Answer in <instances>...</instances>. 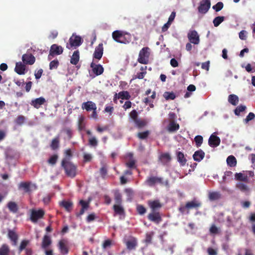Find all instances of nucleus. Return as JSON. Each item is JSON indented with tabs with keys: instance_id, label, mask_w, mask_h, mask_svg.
I'll list each match as a JSON object with an SVG mask.
<instances>
[{
	"instance_id": "9d476101",
	"label": "nucleus",
	"mask_w": 255,
	"mask_h": 255,
	"mask_svg": "<svg viewBox=\"0 0 255 255\" xmlns=\"http://www.w3.org/2000/svg\"><path fill=\"white\" fill-rule=\"evenodd\" d=\"M188 38L190 43L198 44L200 42L199 36L196 30H192L188 33Z\"/></svg>"
},
{
	"instance_id": "a18cd8bd",
	"label": "nucleus",
	"mask_w": 255,
	"mask_h": 255,
	"mask_svg": "<svg viewBox=\"0 0 255 255\" xmlns=\"http://www.w3.org/2000/svg\"><path fill=\"white\" fill-rule=\"evenodd\" d=\"M246 108V107L244 105L238 106L234 110L235 114L237 116H239L241 112L245 111Z\"/></svg>"
},
{
	"instance_id": "de8ad7c7",
	"label": "nucleus",
	"mask_w": 255,
	"mask_h": 255,
	"mask_svg": "<svg viewBox=\"0 0 255 255\" xmlns=\"http://www.w3.org/2000/svg\"><path fill=\"white\" fill-rule=\"evenodd\" d=\"M163 97L166 100H174L176 96L173 92H166L163 94Z\"/></svg>"
},
{
	"instance_id": "39448f33",
	"label": "nucleus",
	"mask_w": 255,
	"mask_h": 255,
	"mask_svg": "<svg viewBox=\"0 0 255 255\" xmlns=\"http://www.w3.org/2000/svg\"><path fill=\"white\" fill-rule=\"evenodd\" d=\"M82 38L80 36L73 34L69 40V43H67L66 47L70 49L72 47H77L81 45Z\"/></svg>"
},
{
	"instance_id": "052dcab7",
	"label": "nucleus",
	"mask_w": 255,
	"mask_h": 255,
	"mask_svg": "<svg viewBox=\"0 0 255 255\" xmlns=\"http://www.w3.org/2000/svg\"><path fill=\"white\" fill-rule=\"evenodd\" d=\"M64 131L67 135L68 139H70L72 137L73 132L72 129L69 128H67L64 129Z\"/></svg>"
},
{
	"instance_id": "3c124183",
	"label": "nucleus",
	"mask_w": 255,
	"mask_h": 255,
	"mask_svg": "<svg viewBox=\"0 0 255 255\" xmlns=\"http://www.w3.org/2000/svg\"><path fill=\"white\" fill-rule=\"evenodd\" d=\"M194 140L196 146L199 147L203 143V138L201 135H197L195 137Z\"/></svg>"
},
{
	"instance_id": "c9c22d12",
	"label": "nucleus",
	"mask_w": 255,
	"mask_h": 255,
	"mask_svg": "<svg viewBox=\"0 0 255 255\" xmlns=\"http://www.w3.org/2000/svg\"><path fill=\"white\" fill-rule=\"evenodd\" d=\"M227 163L230 167H235L237 165V160L233 155H230L227 158Z\"/></svg>"
},
{
	"instance_id": "1a4fd4ad",
	"label": "nucleus",
	"mask_w": 255,
	"mask_h": 255,
	"mask_svg": "<svg viewBox=\"0 0 255 255\" xmlns=\"http://www.w3.org/2000/svg\"><path fill=\"white\" fill-rule=\"evenodd\" d=\"M58 247L62 255H66L68 254L69 249L68 248V242L66 240H60L58 244Z\"/></svg>"
},
{
	"instance_id": "bb28decb",
	"label": "nucleus",
	"mask_w": 255,
	"mask_h": 255,
	"mask_svg": "<svg viewBox=\"0 0 255 255\" xmlns=\"http://www.w3.org/2000/svg\"><path fill=\"white\" fill-rule=\"evenodd\" d=\"M25 66L21 62L16 63L14 70L19 75H23L25 73Z\"/></svg>"
},
{
	"instance_id": "49530a36",
	"label": "nucleus",
	"mask_w": 255,
	"mask_h": 255,
	"mask_svg": "<svg viewBox=\"0 0 255 255\" xmlns=\"http://www.w3.org/2000/svg\"><path fill=\"white\" fill-rule=\"evenodd\" d=\"M115 201L116 205H121L122 202V195L119 192H116L114 194Z\"/></svg>"
},
{
	"instance_id": "423d86ee",
	"label": "nucleus",
	"mask_w": 255,
	"mask_h": 255,
	"mask_svg": "<svg viewBox=\"0 0 255 255\" xmlns=\"http://www.w3.org/2000/svg\"><path fill=\"white\" fill-rule=\"evenodd\" d=\"M45 215V212L43 209L31 210V214L30 219L33 223H37L38 220L42 219Z\"/></svg>"
},
{
	"instance_id": "c756f323",
	"label": "nucleus",
	"mask_w": 255,
	"mask_h": 255,
	"mask_svg": "<svg viewBox=\"0 0 255 255\" xmlns=\"http://www.w3.org/2000/svg\"><path fill=\"white\" fill-rule=\"evenodd\" d=\"M235 178L236 180L248 182L249 179L247 174L240 172L235 174Z\"/></svg>"
},
{
	"instance_id": "f704fd0d",
	"label": "nucleus",
	"mask_w": 255,
	"mask_h": 255,
	"mask_svg": "<svg viewBox=\"0 0 255 255\" xmlns=\"http://www.w3.org/2000/svg\"><path fill=\"white\" fill-rule=\"evenodd\" d=\"M228 102L231 104L236 106L239 103V98L235 94H231L228 97Z\"/></svg>"
},
{
	"instance_id": "393cba45",
	"label": "nucleus",
	"mask_w": 255,
	"mask_h": 255,
	"mask_svg": "<svg viewBox=\"0 0 255 255\" xmlns=\"http://www.w3.org/2000/svg\"><path fill=\"white\" fill-rule=\"evenodd\" d=\"M60 206L63 207L67 212H71L73 208V204L71 201L63 200L60 203Z\"/></svg>"
},
{
	"instance_id": "412c9836",
	"label": "nucleus",
	"mask_w": 255,
	"mask_h": 255,
	"mask_svg": "<svg viewBox=\"0 0 255 255\" xmlns=\"http://www.w3.org/2000/svg\"><path fill=\"white\" fill-rule=\"evenodd\" d=\"M80 205L82 206V208L79 213L76 214L77 217H79L84 214L85 210H88L89 207V203L83 200H81L79 202Z\"/></svg>"
},
{
	"instance_id": "4468645a",
	"label": "nucleus",
	"mask_w": 255,
	"mask_h": 255,
	"mask_svg": "<svg viewBox=\"0 0 255 255\" xmlns=\"http://www.w3.org/2000/svg\"><path fill=\"white\" fill-rule=\"evenodd\" d=\"M220 142L221 140L219 137L213 134L211 135L208 140L209 145L213 147H217L219 145Z\"/></svg>"
},
{
	"instance_id": "338daca9",
	"label": "nucleus",
	"mask_w": 255,
	"mask_h": 255,
	"mask_svg": "<svg viewBox=\"0 0 255 255\" xmlns=\"http://www.w3.org/2000/svg\"><path fill=\"white\" fill-rule=\"evenodd\" d=\"M207 253L209 255H217V250L211 247L207 249Z\"/></svg>"
},
{
	"instance_id": "7ed1b4c3",
	"label": "nucleus",
	"mask_w": 255,
	"mask_h": 255,
	"mask_svg": "<svg viewBox=\"0 0 255 255\" xmlns=\"http://www.w3.org/2000/svg\"><path fill=\"white\" fill-rule=\"evenodd\" d=\"M127 36L129 38L130 35L128 33H124L120 30H116L112 33V37L117 42L126 44L129 42V40L127 39Z\"/></svg>"
},
{
	"instance_id": "b1692460",
	"label": "nucleus",
	"mask_w": 255,
	"mask_h": 255,
	"mask_svg": "<svg viewBox=\"0 0 255 255\" xmlns=\"http://www.w3.org/2000/svg\"><path fill=\"white\" fill-rule=\"evenodd\" d=\"M205 152L201 149L196 151L193 155L194 160L197 162L201 161L205 157Z\"/></svg>"
},
{
	"instance_id": "6e6552de",
	"label": "nucleus",
	"mask_w": 255,
	"mask_h": 255,
	"mask_svg": "<svg viewBox=\"0 0 255 255\" xmlns=\"http://www.w3.org/2000/svg\"><path fill=\"white\" fill-rule=\"evenodd\" d=\"M210 6V0H202L198 7V11L200 13L205 14L208 11Z\"/></svg>"
},
{
	"instance_id": "680f3d73",
	"label": "nucleus",
	"mask_w": 255,
	"mask_h": 255,
	"mask_svg": "<svg viewBox=\"0 0 255 255\" xmlns=\"http://www.w3.org/2000/svg\"><path fill=\"white\" fill-rule=\"evenodd\" d=\"M95 219H96L95 214L91 213L87 216V217L86 218V221L88 223H90V222H91L93 221L94 220H95Z\"/></svg>"
},
{
	"instance_id": "bf43d9fd",
	"label": "nucleus",
	"mask_w": 255,
	"mask_h": 255,
	"mask_svg": "<svg viewBox=\"0 0 255 255\" xmlns=\"http://www.w3.org/2000/svg\"><path fill=\"white\" fill-rule=\"evenodd\" d=\"M163 159L168 161L171 160L170 154L168 153L160 154V160H162Z\"/></svg>"
},
{
	"instance_id": "6ab92c4d",
	"label": "nucleus",
	"mask_w": 255,
	"mask_h": 255,
	"mask_svg": "<svg viewBox=\"0 0 255 255\" xmlns=\"http://www.w3.org/2000/svg\"><path fill=\"white\" fill-rule=\"evenodd\" d=\"M148 123V121L147 119L140 118H139L134 122L135 127L138 129H141L146 127Z\"/></svg>"
},
{
	"instance_id": "e433bc0d",
	"label": "nucleus",
	"mask_w": 255,
	"mask_h": 255,
	"mask_svg": "<svg viewBox=\"0 0 255 255\" xmlns=\"http://www.w3.org/2000/svg\"><path fill=\"white\" fill-rule=\"evenodd\" d=\"M60 139L59 136H57L52 140L50 147L53 150L57 149L59 146Z\"/></svg>"
},
{
	"instance_id": "6e6d98bb",
	"label": "nucleus",
	"mask_w": 255,
	"mask_h": 255,
	"mask_svg": "<svg viewBox=\"0 0 255 255\" xmlns=\"http://www.w3.org/2000/svg\"><path fill=\"white\" fill-rule=\"evenodd\" d=\"M129 116L130 118L133 120V122L136 121L138 118V114L136 110H132L129 114Z\"/></svg>"
},
{
	"instance_id": "a878e982",
	"label": "nucleus",
	"mask_w": 255,
	"mask_h": 255,
	"mask_svg": "<svg viewBox=\"0 0 255 255\" xmlns=\"http://www.w3.org/2000/svg\"><path fill=\"white\" fill-rule=\"evenodd\" d=\"M137 245V240L134 238L130 239L126 242L127 248L129 250H135Z\"/></svg>"
},
{
	"instance_id": "37998d69",
	"label": "nucleus",
	"mask_w": 255,
	"mask_h": 255,
	"mask_svg": "<svg viewBox=\"0 0 255 255\" xmlns=\"http://www.w3.org/2000/svg\"><path fill=\"white\" fill-rule=\"evenodd\" d=\"M225 19L224 16H217L213 20V24L214 26H218Z\"/></svg>"
},
{
	"instance_id": "4be33fe9",
	"label": "nucleus",
	"mask_w": 255,
	"mask_h": 255,
	"mask_svg": "<svg viewBox=\"0 0 255 255\" xmlns=\"http://www.w3.org/2000/svg\"><path fill=\"white\" fill-rule=\"evenodd\" d=\"M46 102L44 98L41 97L32 100L31 105L36 109H38L40 106L43 105Z\"/></svg>"
},
{
	"instance_id": "e2e57ef3",
	"label": "nucleus",
	"mask_w": 255,
	"mask_h": 255,
	"mask_svg": "<svg viewBox=\"0 0 255 255\" xmlns=\"http://www.w3.org/2000/svg\"><path fill=\"white\" fill-rule=\"evenodd\" d=\"M146 74V72H140L137 73L135 75H134V77L133 79H142L144 78V75Z\"/></svg>"
},
{
	"instance_id": "c85d7f7f",
	"label": "nucleus",
	"mask_w": 255,
	"mask_h": 255,
	"mask_svg": "<svg viewBox=\"0 0 255 255\" xmlns=\"http://www.w3.org/2000/svg\"><path fill=\"white\" fill-rule=\"evenodd\" d=\"M208 198L211 201L218 200L221 198V194L218 191L210 192L208 194Z\"/></svg>"
},
{
	"instance_id": "79ce46f5",
	"label": "nucleus",
	"mask_w": 255,
	"mask_h": 255,
	"mask_svg": "<svg viewBox=\"0 0 255 255\" xmlns=\"http://www.w3.org/2000/svg\"><path fill=\"white\" fill-rule=\"evenodd\" d=\"M19 188H22L25 192L30 191V184L26 182H22L19 185Z\"/></svg>"
},
{
	"instance_id": "f3484780",
	"label": "nucleus",
	"mask_w": 255,
	"mask_h": 255,
	"mask_svg": "<svg viewBox=\"0 0 255 255\" xmlns=\"http://www.w3.org/2000/svg\"><path fill=\"white\" fill-rule=\"evenodd\" d=\"M177 160L181 166H184L186 164L187 160L183 152L176 150L175 152Z\"/></svg>"
},
{
	"instance_id": "8fccbe9b",
	"label": "nucleus",
	"mask_w": 255,
	"mask_h": 255,
	"mask_svg": "<svg viewBox=\"0 0 255 255\" xmlns=\"http://www.w3.org/2000/svg\"><path fill=\"white\" fill-rule=\"evenodd\" d=\"M25 120V118L23 116H18L15 119V122L17 125H22L24 124Z\"/></svg>"
},
{
	"instance_id": "0eeeda50",
	"label": "nucleus",
	"mask_w": 255,
	"mask_h": 255,
	"mask_svg": "<svg viewBox=\"0 0 255 255\" xmlns=\"http://www.w3.org/2000/svg\"><path fill=\"white\" fill-rule=\"evenodd\" d=\"M63 49L62 46L56 44H52L50 49L48 58L50 60L55 55H59L63 53Z\"/></svg>"
},
{
	"instance_id": "2eb2a0df",
	"label": "nucleus",
	"mask_w": 255,
	"mask_h": 255,
	"mask_svg": "<svg viewBox=\"0 0 255 255\" xmlns=\"http://www.w3.org/2000/svg\"><path fill=\"white\" fill-rule=\"evenodd\" d=\"M7 237L8 239L12 242V245H16L18 241V236L16 232H15L14 230L10 229L8 230Z\"/></svg>"
},
{
	"instance_id": "72a5a7b5",
	"label": "nucleus",
	"mask_w": 255,
	"mask_h": 255,
	"mask_svg": "<svg viewBox=\"0 0 255 255\" xmlns=\"http://www.w3.org/2000/svg\"><path fill=\"white\" fill-rule=\"evenodd\" d=\"M159 182V178L157 177H150L148 178L145 183L146 184L150 186H152L154 185L156 183Z\"/></svg>"
},
{
	"instance_id": "ea45409f",
	"label": "nucleus",
	"mask_w": 255,
	"mask_h": 255,
	"mask_svg": "<svg viewBox=\"0 0 255 255\" xmlns=\"http://www.w3.org/2000/svg\"><path fill=\"white\" fill-rule=\"evenodd\" d=\"M30 241L27 240H23L20 244V246L18 248V252L20 253L22 251L25 250L27 248L26 247L29 244Z\"/></svg>"
},
{
	"instance_id": "0e129e2a",
	"label": "nucleus",
	"mask_w": 255,
	"mask_h": 255,
	"mask_svg": "<svg viewBox=\"0 0 255 255\" xmlns=\"http://www.w3.org/2000/svg\"><path fill=\"white\" fill-rule=\"evenodd\" d=\"M112 245V242L110 240H107L104 241L102 245V247L104 249H106L111 247Z\"/></svg>"
},
{
	"instance_id": "20e7f679",
	"label": "nucleus",
	"mask_w": 255,
	"mask_h": 255,
	"mask_svg": "<svg viewBox=\"0 0 255 255\" xmlns=\"http://www.w3.org/2000/svg\"><path fill=\"white\" fill-rule=\"evenodd\" d=\"M150 49L147 47L142 48L139 52L137 61L143 64H147L149 62Z\"/></svg>"
},
{
	"instance_id": "774afa93",
	"label": "nucleus",
	"mask_w": 255,
	"mask_h": 255,
	"mask_svg": "<svg viewBox=\"0 0 255 255\" xmlns=\"http://www.w3.org/2000/svg\"><path fill=\"white\" fill-rule=\"evenodd\" d=\"M210 232L212 234H216L218 233V229L215 225H212L210 228Z\"/></svg>"
},
{
	"instance_id": "a211bd4d",
	"label": "nucleus",
	"mask_w": 255,
	"mask_h": 255,
	"mask_svg": "<svg viewBox=\"0 0 255 255\" xmlns=\"http://www.w3.org/2000/svg\"><path fill=\"white\" fill-rule=\"evenodd\" d=\"M82 109L86 110L87 112L97 109V106L95 103L92 101L84 102L82 104Z\"/></svg>"
},
{
	"instance_id": "ddd939ff",
	"label": "nucleus",
	"mask_w": 255,
	"mask_h": 255,
	"mask_svg": "<svg viewBox=\"0 0 255 255\" xmlns=\"http://www.w3.org/2000/svg\"><path fill=\"white\" fill-rule=\"evenodd\" d=\"M201 205V202L195 198L186 203V207H187V209L188 210L192 209H197L200 208Z\"/></svg>"
},
{
	"instance_id": "f8f14e48",
	"label": "nucleus",
	"mask_w": 255,
	"mask_h": 255,
	"mask_svg": "<svg viewBox=\"0 0 255 255\" xmlns=\"http://www.w3.org/2000/svg\"><path fill=\"white\" fill-rule=\"evenodd\" d=\"M22 60L24 64L28 65H32L35 61V57L30 53L24 54Z\"/></svg>"
},
{
	"instance_id": "4d7b16f0",
	"label": "nucleus",
	"mask_w": 255,
	"mask_h": 255,
	"mask_svg": "<svg viewBox=\"0 0 255 255\" xmlns=\"http://www.w3.org/2000/svg\"><path fill=\"white\" fill-rule=\"evenodd\" d=\"M59 65V62L57 60H54L50 62L49 64L50 69H56Z\"/></svg>"
},
{
	"instance_id": "4c0bfd02",
	"label": "nucleus",
	"mask_w": 255,
	"mask_h": 255,
	"mask_svg": "<svg viewBox=\"0 0 255 255\" xmlns=\"http://www.w3.org/2000/svg\"><path fill=\"white\" fill-rule=\"evenodd\" d=\"M113 209L116 214L125 216V210L120 205H114Z\"/></svg>"
},
{
	"instance_id": "a19ab883",
	"label": "nucleus",
	"mask_w": 255,
	"mask_h": 255,
	"mask_svg": "<svg viewBox=\"0 0 255 255\" xmlns=\"http://www.w3.org/2000/svg\"><path fill=\"white\" fill-rule=\"evenodd\" d=\"M150 134L149 130H146L142 132H139L137 134V137L140 139H146Z\"/></svg>"
},
{
	"instance_id": "09e8293b",
	"label": "nucleus",
	"mask_w": 255,
	"mask_h": 255,
	"mask_svg": "<svg viewBox=\"0 0 255 255\" xmlns=\"http://www.w3.org/2000/svg\"><path fill=\"white\" fill-rule=\"evenodd\" d=\"M58 156L57 154H54L52 155L49 159L48 160V162L52 165H53L56 164L57 159H58Z\"/></svg>"
},
{
	"instance_id": "864d4df0",
	"label": "nucleus",
	"mask_w": 255,
	"mask_h": 255,
	"mask_svg": "<svg viewBox=\"0 0 255 255\" xmlns=\"http://www.w3.org/2000/svg\"><path fill=\"white\" fill-rule=\"evenodd\" d=\"M136 210L140 215H143L146 212L145 208L142 205H137L136 206Z\"/></svg>"
},
{
	"instance_id": "473e14b6",
	"label": "nucleus",
	"mask_w": 255,
	"mask_h": 255,
	"mask_svg": "<svg viewBox=\"0 0 255 255\" xmlns=\"http://www.w3.org/2000/svg\"><path fill=\"white\" fill-rule=\"evenodd\" d=\"M7 208L9 210L14 213H15L17 212L18 210V207L16 203L12 201H10L7 203Z\"/></svg>"
},
{
	"instance_id": "c03bdc74",
	"label": "nucleus",
	"mask_w": 255,
	"mask_h": 255,
	"mask_svg": "<svg viewBox=\"0 0 255 255\" xmlns=\"http://www.w3.org/2000/svg\"><path fill=\"white\" fill-rule=\"evenodd\" d=\"M108 167L106 164H103L100 169V174L103 178H104L107 174Z\"/></svg>"
},
{
	"instance_id": "2f4dec72",
	"label": "nucleus",
	"mask_w": 255,
	"mask_h": 255,
	"mask_svg": "<svg viewBox=\"0 0 255 255\" xmlns=\"http://www.w3.org/2000/svg\"><path fill=\"white\" fill-rule=\"evenodd\" d=\"M79 51H75L71 58L70 63L73 65H76L79 61Z\"/></svg>"
},
{
	"instance_id": "5fc2aeb1",
	"label": "nucleus",
	"mask_w": 255,
	"mask_h": 255,
	"mask_svg": "<svg viewBox=\"0 0 255 255\" xmlns=\"http://www.w3.org/2000/svg\"><path fill=\"white\" fill-rule=\"evenodd\" d=\"M255 118V115L252 112H250L248 115L246 117V119L244 120L245 123H249L250 121L254 119Z\"/></svg>"
},
{
	"instance_id": "f257e3e1",
	"label": "nucleus",
	"mask_w": 255,
	"mask_h": 255,
	"mask_svg": "<svg viewBox=\"0 0 255 255\" xmlns=\"http://www.w3.org/2000/svg\"><path fill=\"white\" fill-rule=\"evenodd\" d=\"M148 205L151 209V212L147 216L148 219L153 222L158 223L159 222V201L149 200Z\"/></svg>"
},
{
	"instance_id": "13d9d810",
	"label": "nucleus",
	"mask_w": 255,
	"mask_h": 255,
	"mask_svg": "<svg viewBox=\"0 0 255 255\" xmlns=\"http://www.w3.org/2000/svg\"><path fill=\"white\" fill-rule=\"evenodd\" d=\"M89 144L92 146H96L98 145V141L95 137L89 138Z\"/></svg>"
},
{
	"instance_id": "cd10ccee",
	"label": "nucleus",
	"mask_w": 255,
	"mask_h": 255,
	"mask_svg": "<svg viewBox=\"0 0 255 255\" xmlns=\"http://www.w3.org/2000/svg\"><path fill=\"white\" fill-rule=\"evenodd\" d=\"M236 188L240 190L241 192L246 194L250 192V189L248 185L242 182H238L236 184Z\"/></svg>"
},
{
	"instance_id": "5701e85b",
	"label": "nucleus",
	"mask_w": 255,
	"mask_h": 255,
	"mask_svg": "<svg viewBox=\"0 0 255 255\" xmlns=\"http://www.w3.org/2000/svg\"><path fill=\"white\" fill-rule=\"evenodd\" d=\"M51 244L52 240L50 237L47 235H44L42 241L41 248L44 250H46Z\"/></svg>"
},
{
	"instance_id": "7c9ffc66",
	"label": "nucleus",
	"mask_w": 255,
	"mask_h": 255,
	"mask_svg": "<svg viewBox=\"0 0 255 255\" xmlns=\"http://www.w3.org/2000/svg\"><path fill=\"white\" fill-rule=\"evenodd\" d=\"M10 252V248L7 244H3L0 247V255H9Z\"/></svg>"
},
{
	"instance_id": "58836bf2",
	"label": "nucleus",
	"mask_w": 255,
	"mask_h": 255,
	"mask_svg": "<svg viewBox=\"0 0 255 255\" xmlns=\"http://www.w3.org/2000/svg\"><path fill=\"white\" fill-rule=\"evenodd\" d=\"M130 98V95L127 91H123L118 93V99L122 100H129Z\"/></svg>"
},
{
	"instance_id": "603ef678",
	"label": "nucleus",
	"mask_w": 255,
	"mask_h": 255,
	"mask_svg": "<svg viewBox=\"0 0 255 255\" xmlns=\"http://www.w3.org/2000/svg\"><path fill=\"white\" fill-rule=\"evenodd\" d=\"M224 6V4L222 2H218L215 5L213 6V8L217 12L221 10Z\"/></svg>"
},
{
	"instance_id": "aec40b11",
	"label": "nucleus",
	"mask_w": 255,
	"mask_h": 255,
	"mask_svg": "<svg viewBox=\"0 0 255 255\" xmlns=\"http://www.w3.org/2000/svg\"><path fill=\"white\" fill-rule=\"evenodd\" d=\"M166 129L168 132H173L179 129V125L174 120L170 121Z\"/></svg>"
},
{
	"instance_id": "69168bd1",
	"label": "nucleus",
	"mask_w": 255,
	"mask_h": 255,
	"mask_svg": "<svg viewBox=\"0 0 255 255\" xmlns=\"http://www.w3.org/2000/svg\"><path fill=\"white\" fill-rule=\"evenodd\" d=\"M135 162L133 160H130L129 162L126 163V166L130 168H135Z\"/></svg>"
},
{
	"instance_id": "f03ea898",
	"label": "nucleus",
	"mask_w": 255,
	"mask_h": 255,
	"mask_svg": "<svg viewBox=\"0 0 255 255\" xmlns=\"http://www.w3.org/2000/svg\"><path fill=\"white\" fill-rule=\"evenodd\" d=\"M61 165L64 169L66 174L69 177H74L76 175V167L67 159L62 160Z\"/></svg>"
},
{
	"instance_id": "dca6fc26",
	"label": "nucleus",
	"mask_w": 255,
	"mask_h": 255,
	"mask_svg": "<svg viewBox=\"0 0 255 255\" xmlns=\"http://www.w3.org/2000/svg\"><path fill=\"white\" fill-rule=\"evenodd\" d=\"M103 45L102 43H100L96 48L94 53V58L100 60L103 54Z\"/></svg>"
},
{
	"instance_id": "9b49d317",
	"label": "nucleus",
	"mask_w": 255,
	"mask_h": 255,
	"mask_svg": "<svg viewBox=\"0 0 255 255\" xmlns=\"http://www.w3.org/2000/svg\"><path fill=\"white\" fill-rule=\"evenodd\" d=\"M90 67L92 68V72L95 76H99L103 74L104 72V68L100 64H96L94 62L91 63Z\"/></svg>"
}]
</instances>
